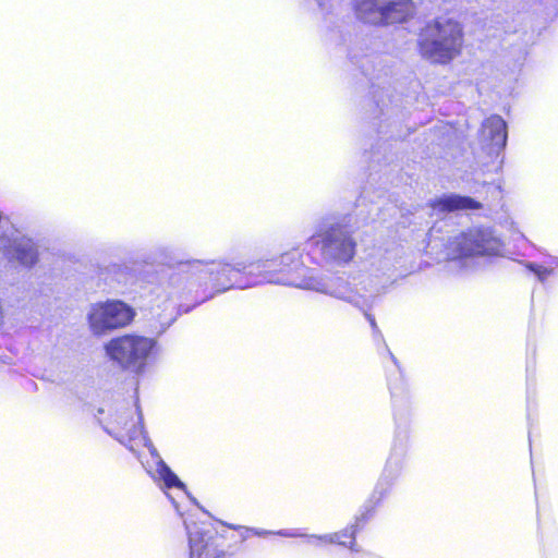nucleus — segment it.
I'll return each mask as SVG.
<instances>
[{"label":"nucleus","instance_id":"f257e3e1","mask_svg":"<svg viewBox=\"0 0 558 558\" xmlns=\"http://www.w3.org/2000/svg\"><path fill=\"white\" fill-rule=\"evenodd\" d=\"M150 302L157 307H177L179 314L231 289H248L263 283L291 286L365 308L369 289L351 282L347 272L305 266L298 248L272 259H186L143 274Z\"/></svg>","mask_w":558,"mask_h":558},{"label":"nucleus","instance_id":"f03ea898","mask_svg":"<svg viewBox=\"0 0 558 558\" xmlns=\"http://www.w3.org/2000/svg\"><path fill=\"white\" fill-rule=\"evenodd\" d=\"M388 354L396 366L395 374L388 377L395 423L393 439L384 471L372 495L363 506L361 513L366 514V520L373 515L376 507L389 496L393 485L400 477L405 465L413 430V393L403 376L398 360L389 350Z\"/></svg>","mask_w":558,"mask_h":558},{"label":"nucleus","instance_id":"7ed1b4c3","mask_svg":"<svg viewBox=\"0 0 558 558\" xmlns=\"http://www.w3.org/2000/svg\"><path fill=\"white\" fill-rule=\"evenodd\" d=\"M349 215L326 216L310 236L305 250L313 264L320 267H345L356 254V241L349 228Z\"/></svg>","mask_w":558,"mask_h":558},{"label":"nucleus","instance_id":"20e7f679","mask_svg":"<svg viewBox=\"0 0 558 558\" xmlns=\"http://www.w3.org/2000/svg\"><path fill=\"white\" fill-rule=\"evenodd\" d=\"M446 221L435 222L428 233V246L436 248L444 245L446 255L451 260H462L476 256H497L501 253L502 242L488 227H473L454 236L445 239L442 228Z\"/></svg>","mask_w":558,"mask_h":558},{"label":"nucleus","instance_id":"39448f33","mask_svg":"<svg viewBox=\"0 0 558 558\" xmlns=\"http://www.w3.org/2000/svg\"><path fill=\"white\" fill-rule=\"evenodd\" d=\"M463 44V25L450 16H438L428 21L417 38L421 56L436 64L450 63L461 54Z\"/></svg>","mask_w":558,"mask_h":558},{"label":"nucleus","instance_id":"423d86ee","mask_svg":"<svg viewBox=\"0 0 558 558\" xmlns=\"http://www.w3.org/2000/svg\"><path fill=\"white\" fill-rule=\"evenodd\" d=\"M107 355L122 369L143 374L148 360L157 352V341L137 335H125L111 339L105 347Z\"/></svg>","mask_w":558,"mask_h":558},{"label":"nucleus","instance_id":"0eeeda50","mask_svg":"<svg viewBox=\"0 0 558 558\" xmlns=\"http://www.w3.org/2000/svg\"><path fill=\"white\" fill-rule=\"evenodd\" d=\"M411 0H355L356 17L373 25L405 22L413 14Z\"/></svg>","mask_w":558,"mask_h":558},{"label":"nucleus","instance_id":"6e6552de","mask_svg":"<svg viewBox=\"0 0 558 558\" xmlns=\"http://www.w3.org/2000/svg\"><path fill=\"white\" fill-rule=\"evenodd\" d=\"M110 409L114 413L110 415L106 423L99 418L102 428L120 444L133 451L132 441L138 439L144 429L142 413L138 412V420L134 422L130 402L125 400L116 402Z\"/></svg>","mask_w":558,"mask_h":558},{"label":"nucleus","instance_id":"1a4fd4ad","mask_svg":"<svg viewBox=\"0 0 558 558\" xmlns=\"http://www.w3.org/2000/svg\"><path fill=\"white\" fill-rule=\"evenodd\" d=\"M134 310L120 300L97 303L88 314L90 329L95 335L124 327L134 318Z\"/></svg>","mask_w":558,"mask_h":558},{"label":"nucleus","instance_id":"9d476101","mask_svg":"<svg viewBox=\"0 0 558 558\" xmlns=\"http://www.w3.org/2000/svg\"><path fill=\"white\" fill-rule=\"evenodd\" d=\"M392 269V264L387 258L378 259V265L375 263L372 264L371 269L365 274H347V277H350L351 282L357 283V288H361L362 284L369 289H376V291L371 292V298L367 306L365 308H359L364 313L366 319L369 322L371 327L374 332H378V326L373 315L368 313V310L373 306L375 299L385 292L387 287L391 283V278L389 271ZM369 293V291H365Z\"/></svg>","mask_w":558,"mask_h":558},{"label":"nucleus","instance_id":"9b49d317","mask_svg":"<svg viewBox=\"0 0 558 558\" xmlns=\"http://www.w3.org/2000/svg\"><path fill=\"white\" fill-rule=\"evenodd\" d=\"M189 535L190 558H219L225 554L221 537L209 524L184 520Z\"/></svg>","mask_w":558,"mask_h":558},{"label":"nucleus","instance_id":"f8f14e48","mask_svg":"<svg viewBox=\"0 0 558 558\" xmlns=\"http://www.w3.org/2000/svg\"><path fill=\"white\" fill-rule=\"evenodd\" d=\"M38 256L37 244L32 239L22 235L12 239L4 234L0 236V257L8 262L32 268L37 264Z\"/></svg>","mask_w":558,"mask_h":558},{"label":"nucleus","instance_id":"ddd939ff","mask_svg":"<svg viewBox=\"0 0 558 558\" xmlns=\"http://www.w3.org/2000/svg\"><path fill=\"white\" fill-rule=\"evenodd\" d=\"M144 440L145 447H147L151 461H147L144 464L147 473L153 477L154 481L161 483L163 489L178 488L185 495H187L185 484L177 476V474L169 468V465L162 460L159 452L147 438L145 432L140 436Z\"/></svg>","mask_w":558,"mask_h":558},{"label":"nucleus","instance_id":"4468645a","mask_svg":"<svg viewBox=\"0 0 558 558\" xmlns=\"http://www.w3.org/2000/svg\"><path fill=\"white\" fill-rule=\"evenodd\" d=\"M481 138L487 145L488 154L498 157L507 145L506 121L498 114L485 119L482 124Z\"/></svg>","mask_w":558,"mask_h":558},{"label":"nucleus","instance_id":"2eb2a0df","mask_svg":"<svg viewBox=\"0 0 558 558\" xmlns=\"http://www.w3.org/2000/svg\"><path fill=\"white\" fill-rule=\"evenodd\" d=\"M366 520V514L361 513L360 515L355 517V520L353 523L344 527L343 530L335 533L324 534V535H316V534H306L303 536L304 538H307L310 543L313 542H323L327 544H337L340 546L345 547L348 542L341 539V535H350V539H355L356 534L364 527Z\"/></svg>","mask_w":558,"mask_h":558},{"label":"nucleus","instance_id":"dca6fc26","mask_svg":"<svg viewBox=\"0 0 558 558\" xmlns=\"http://www.w3.org/2000/svg\"><path fill=\"white\" fill-rule=\"evenodd\" d=\"M430 206L442 213H450L454 210H476L482 208V205L471 196L459 194H445L432 201Z\"/></svg>","mask_w":558,"mask_h":558},{"label":"nucleus","instance_id":"f3484780","mask_svg":"<svg viewBox=\"0 0 558 558\" xmlns=\"http://www.w3.org/2000/svg\"><path fill=\"white\" fill-rule=\"evenodd\" d=\"M351 59L353 63L357 64L361 69L362 74L368 78L373 88L376 86L375 80L379 81L383 75L388 74L384 66L377 69V65H380L381 63L380 57L378 56H365L361 61H359L355 60V56L351 54Z\"/></svg>","mask_w":558,"mask_h":558},{"label":"nucleus","instance_id":"a211bd4d","mask_svg":"<svg viewBox=\"0 0 558 558\" xmlns=\"http://www.w3.org/2000/svg\"><path fill=\"white\" fill-rule=\"evenodd\" d=\"M245 533H252V535L258 536V537H266L268 535H278V536L288 537V538H299V537H303L305 535V533L301 532L298 529H282V530H278V531H269V530H264V529L252 527V529H245Z\"/></svg>","mask_w":558,"mask_h":558},{"label":"nucleus","instance_id":"6ab92c4d","mask_svg":"<svg viewBox=\"0 0 558 558\" xmlns=\"http://www.w3.org/2000/svg\"><path fill=\"white\" fill-rule=\"evenodd\" d=\"M524 266L527 270L533 272L536 276L537 280L542 283H544L547 280L548 276H550L554 272L553 268H547L533 262H526Z\"/></svg>","mask_w":558,"mask_h":558},{"label":"nucleus","instance_id":"aec40b11","mask_svg":"<svg viewBox=\"0 0 558 558\" xmlns=\"http://www.w3.org/2000/svg\"><path fill=\"white\" fill-rule=\"evenodd\" d=\"M169 248L166 246H160L157 248V256L161 257L163 260L168 258Z\"/></svg>","mask_w":558,"mask_h":558},{"label":"nucleus","instance_id":"412c9836","mask_svg":"<svg viewBox=\"0 0 558 558\" xmlns=\"http://www.w3.org/2000/svg\"><path fill=\"white\" fill-rule=\"evenodd\" d=\"M351 551L360 553L361 548L357 546L355 539H350L347 544V546Z\"/></svg>","mask_w":558,"mask_h":558},{"label":"nucleus","instance_id":"4be33fe9","mask_svg":"<svg viewBox=\"0 0 558 558\" xmlns=\"http://www.w3.org/2000/svg\"><path fill=\"white\" fill-rule=\"evenodd\" d=\"M238 529L242 531L241 532V537H242L243 541L252 535V533H245V529H246L245 526H239Z\"/></svg>","mask_w":558,"mask_h":558},{"label":"nucleus","instance_id":"5701e85b","mask_svg":"<svg viewBox=\"0 0 558 558\" xmlns=\"http://www.w3.org/2000/svg\"><path fill=\"white\" fill-rule=\"evenodd\" d=\"M167 496H168V498L171 500V502H172L173 507L175 508V510L181 514V512H180V510H179V505L177 504V501L174 500V498H173L170 494H168V493H167Z\"/></svg>","mask_w":558,"mask_h":558},{"label":"nucleus","instance_id":"b1692460","mask_svg":"<svg viewBox=\"0 0 558 558\" xmlns=\"http://www.w3.org/2000/svg\"><path fill=\"white\" fill-rule=\"evenodd\" d=\"M550 263L553 265H555L556 267H558V256H551L550 257Z\"/></svg>","mask_w":558,"mask_h":558},{"label":"nucleus","instance_id":"393cba45","mask_svg":"<svg viewBox=\"0 0 558 558\" xmlns=\"http://www.w3.org/2000/svg\"><path fill=\"white\" fill-rule=\"evenodd\" d=\"M376 106L380 109V112H381L383 114H385V110H384V108H381V106H380V100L376 99Z\"/></svg>","mask_w":558,"mask_h":558},{"label":"nucleus","instance_id":"a878e982","mask_svg":"<svg viewBox=\"0 0 558 558\" xmlns=\"http://www.w3.org/2000/svg\"><path fill=\"white\" fill-rule=\"evenodd\" d=\"M105 413V409L104 408H99L98 409V414H104Z\"/></svg>","mask_w":558,"mask_h":558},{"label":"nucleus","instance_id":"bb28decb","mask_svg":"<svg viewBox=\"0 0 558 558\" xmlns=\"http://www.w3.org/2000/svg\"><path fill=\"white\" fill-rule=\"evenodd\" d=\"M343 538H349L350 539V535H341V539L344 541Z\"/></svg>","mask_w":558,"mask_h":558},{"label":"nucleus","instance_id":"cd10ccee","mask_svg":"<svg viewBox=\"0 0 558 558\" xmlns=\"http://www.w3.org/2000/svg\"><path fill=\"white\" fill-rule=\"evenodd\" d=\"M134 407H136V411H137V413H138V412H140V413H142V412H141V410H140V408L137 407V403H134Z\"/></svg>","mask_w":558,"mask_h":558},{"label":"nucleus","instance_id":"c85d7f7f","mask_svg":"<svg viewBox=\"0 0 558 558\" xmlns=\"http://www.w3.org/2000/svg\"><path fill=\"white\" fill-rule=\"evenodd\" d=\"M319 7H323L322 0H317Z\"/></svg>","mask_w":558,"mask_h":558}]
</instances>
